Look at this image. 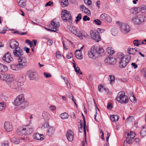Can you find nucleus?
Instances as JSON below:
<instances>
[{"label":"nucleus","mask_w":146,"mask_h":146,"mask_svg":"<svg viewBox=\"0 0 146 146\" xmlns=\"http://www.w3.org/2000/svg\"><path fill=\"white\" fill-rule=\"evenodd\" d=\"M14 104L19 106L20 109H24L28 106L29 102L25 99L24 95L21 94L19 95L15 99Z\"/></svg>","instance_id":"1"},{"label":"nucleus","mask_w":146,"mask_h":146,"mask_svg":"<svg viewBox=\"0 0 146 146\" xmlns=\"http://www.w3.org/2000/svg\"><path fill=\"white\" fill-rule=\"evenodd\" d=\"M19 59L18 60L19 64H12L10 65L11 68L15 70H19L24 68L27 65V60L25 58Z\"/></svg>","instance_id":"2"},{"label":"nucleus","mask_w":146,"mask_h":146,"mask_svg":"<svg viewBox=\"0 0 146 146\" xmlns=\"http://www.w3.org/2000/svg\"><path fill=\"white\" fill-rule=\"evenodd\" d=\"M104 31V29L98 28L97 31H91L90 33V36L91 38L94 40L96 42H98L101 40V38L99 33V32Z\"/></svg>","instance_id":"3"},{"label":"nucleus","mask_w":146,"mask_h":146,"mask_svg":"<svg viewBox=\"0 0 146 146\" xmlns=\"http://www.w3.org/2000/svg\"><path fill=\"white\" fill-rule=\"evenodd\" d=\"M146 20L145 16L142 15H136L132 19L133 23L136 25H140Z\"/></svg>","instance_id":"4"},{"label":"nucleus","mask_w":146,"mask_h":146,"mask_svg":"<svg viewBox=\"0 0 146 146\" xmlns=\"http://www.w3.org/2000/svg\"><path fill=\"white\" fill-rule=\"evenodd\" d=\"M23 84V82H19L14 79L6 84L9 88L13 90L17 89Z\"/></svg>","instance_id":"5"},{"label":"nucleus","mask_w":146,"mask_h":146,"mask_svg":"<svg viewBox=\"0 0 146 146\" xmlns=\"http://www.w3.org/2000/svg\"><path fill=\"white\" fill-rule=\"evenodd\" d=\"M116 99L121 103H126L128 101V97L123 92H119L118 93Z\"/></svg>","instance_id":"6"},{"label":"nucleus","mask_w":146,"mask_h":146,"mask_svg":"<svg viewBox=\"0 0 146 146\" xmlns=\"http://www.w3.org/2000/svg\"><path fill=\"white\" fill-rule=\"evenodd\" d=\"M116 23L119 26L121 32L123 34H127L130 31L129 26L127 24L117 21Z\"/></svg>","instance_id":"7"},{"label":"nucleus","mask_w":146,"mask_h":146,"mask_svg":"<svg viewBox=\"0 0 146 146\" xmlns=\"http://www.w3.org/2000/svg\"><path fill=\"white\" fill-rule=\"evenodd\" d=\"M61 18L64 21L69 22L72 19L70 12L66 10H63L61 12Z\"/></svg>","instance_id":"8"},{"label":"nucleus","mask_w":146,"mask_h":146,"mask_svg":"<svg viewBox=\"0 0 146 146\" xmlns=\"http://www.w3.org/2000/svg\"><path fill=\"white\" fill-rule=\"evenodd\" d=\"M13 54L14 56L17 57L18 60L19 59L25 58L23 56V53L22 50L20 47H17L13 50Z\"/></svg>","instance_id":"9"},{"label":"nucleus","mask_w":146,"mask_h":146,"mask_svg":"<svg viewBox=\"0 0 146 146\" xmlns=\"http://www.w3.org/2000/svg\"><path fill=\"white\" fill-rule=\"evenodd\" d=\"M88 55L89 58L94 59L98 57L96 49L94 46H93L91 47L90 50L88 51Z\"/></svg>","instance_id":"10"},{"label":"nucleus","mask_w":146,"mask_h":146,"mask_svg":"<svg viewBox=\"0 0 146 146\" xmlns=\"http://www.w3.org/2000/svg\"><path fill=\"white\" fill-rule=\"evenodd\" d=\"M131 59V56H129L119 61V65L120 68H123L125 67Z\"/></svg>","instance_id":"11"},{"label":"nucleus","mask_w":146,"mask_h":146,"mask_svg":"<svg viewBox=\"0 0 146 146\" xmlns=\"http://www.w3.org/2000/svg\"><path fill=\"white\" fill-rule=\"evenodd\" d=\"M3 60L7 63H11L13 62V59L10 53L7 52L3 56Z\"/></svg>","instance_id":"12"},{"label":"nucleus","mask_w":146,"mask_h":146,"mask_svg":"<svg viewBox=\"0 0 146 146\" xmlns=\"http://www.w3.org/2000/svg\"><path fill=\"white\" fill-rule=\"evenodd\" d=\"M100 19L106 22H110L112 20L111 17L106 13L102 14L100 16Z\"/></svg>","instance_id":"13"},{"label":"nucleus","mask_w":146,"mask_h":146,"mask_svg":"<svg viewBox=\"0 0 146 146\" xmlns=\"http://www.w3.org/2000/svg\"><path fill=\"white\" fill-rule=\"evenodd\" d=\"M75 35L80 38L81 39H83L82 37H83L86 38L89 37V36L87 33L85 32L82 30L77 31V32Z\"/></svg>","instance_id":"14"},{"label":"nucleus","mask_w":146,"mask_h":146,"mask_svg":"<svg viewBox=\"0 0 146 146\" xmlns=\"http://www.w3.org/2000/svg\"><path fill=\"white\" fill-rule=\"evenodd\" d=\"M19 130V132L22 134L29 135L33 132V129L32 128H23Z\"/></svg>","instance_id":"15"},{"label":"nucleus","mask_w":146,"mask_h":146,"mask_svg":"<svg viewBox=\"0 0 146 146\" xmlns=\"http://www.w3.org/2000/svg\"><path fill=\"white\" fill-rule=\"evenodd\" d=\"M5 76L4 81H5L6 84L14 80V75L13 74H6Z\"/></svg>","instance_id":"16"},{"label":"nucleus","mask_w":146,"mask_h":146,"mask_svg":"<svg viewBox=\"0 0 146 146\" xmlns=\"http://www.w3.org/2000/svg\"><path fill=\"white\" fill-rule=\"evenodd\" d=\"M4 125L5 130L7 131L10 132L13 129L12 124L9 121H5L4 123Z\"/></svg>","instance_id":"17"},{"label":"nucleus","mask_w":146,"mask_h":146,"mask_svg":"<svg viewBox=\"0 0 146 146\" xmlns=\"http://www.w3.org/2000/svg\"><path fill=\"white\" fill-rule=\"evenodd\" d=\"M115 62V59L114 58L110 57H108L104 60V62L107 65L114 64Z\"/></svg>","instance_id":"18"},{"label":"nucleus","mask_w":146,"mask_h":146,"mask_svg":"<svg viewBox=\"0 0 146 146\" xmlns=\"http://www.w3.org/2000/svg\"><path fill=\"white\" fill-rule=\"evenodd\" d=\"M19 43L14 40H10V46L12 49L16 48L17 47H19Z\"/></svg>","instance_id":"19"},{"label":"nucleus","mask_w":146,"mask_h":146,"mask_svg":"<svg viewBox=\"0 0 146 146\" xmlns=\"http://www.w3.org/2000/svg\"><path fill=\"white\" fill-rule=\"evenodd\" d=\"M34 139L38 140H43L44 139V136L42 135H41L38 133H35L33 135Z\"/></svg>","instance_id":"20"},{"label":"nucleus","mask_w":146,"mask_h":146,"mask_svg":"<svg viewBox=\"0 0 146 146\" xmlns=\"http://www.w3.org/2000/svg\"><path fill=\"white\" fill-rule=\"evenodd\" d=\"M66 137L68 141H72L73 139V134L72 131L71 130L68 131L66 134Z\"/></svg>","instance_id":"21"},{"label":"nucleus","mask_w":146,"mask_h":146,"mask_svg":"<svg viewBox=\"0 0 146 146\" xmlns=\"http://www.w3.org/2000/svg\"><path fill=\"white\" fill-rule=\"evenodd\" d=\"M82 51L80 50H76L75 54L76 58L78 59L81 60L83 58Z\"/></svg>","instance_id":"22"},{"label":"nucleus","mask_w":146,"mask_h":146,"mask_svg":"<svg viewBox=\"0 0 146 146\" xmlns=\"http://www.w3.org/2000/svg\"><path fill=\"white\" fill-rule=\"evenodd\" d=\"M127 52L130 54L135 55L137 54L138 51L135 48H127Z\"/></svg>","instance_id":"23"},{"label":"nucleus","mask_w":146,"mask_h":146,"mask_svg":"<svg viewBox=\"0 0 146 146\" xmlns=\"http://www.w3.org/2000/svg\"><path fill=\"white\" fill-rule=\"evenodd\" d=\"M96 52L98 54V56L99 55L102 56L104 54V49L102 47H97L96 48Z\"/></svg>","instance_id":"24"},{"label":"nucleus","mask_w":146,"mask_h":146,"mask_svg":"<svg viewBox=\"0 0 146 146\" xmlns=\"http://www.w3.org/2000/svg\"><path fill=\"white\" fill-rule=\"evenodd\" d=\"M27 76L30 78V79H33L36 74V72L29 71L27 72Z\"/></svg>","instance_id":"25"},{"label":"nucleus","mask_w":146,"mask_h":146,"mask_svg":"<svg viewBox=\"0 0 146 146\" xmlns=\"http://www.w3.org/2000/svg\"><path fill=\"white\" fill-rule=\"evenodd\" d=\"M82 120H80V122L82 121ZM80 127L79 128V131L80 133H82L83 132H84V134L86 135V125H84V127H83V124L82 123V122H81L80 124Z\"/></svg>","instance_id":"26"},{"label":"nucleus","mask_w":146,"mask_h":146,"mask_svg":"<svg viewBox=\"0 0 146 146\" xmlns=\"http://www.w3.org/2000/svg\"><path fill=\"white\" fill-rule=\"evenodd\" d=\"M54 131L55 129L53 127H49L48 130L47 131L46 135L50 136L54 133Z\"/></svg>","instance_id":"27"},{"label":"nucleus","mask_w":146,"mask_h":146,"mask_svg":"<svg viewBox=\"0 0 146 146\" xmlns=\"http://www.w3.org/2000/svg\"><path fill=\"white\" fill-rule=\"evenodd\" d=\"M7 70V66L0 63V72H5Z\"/></svg>","instance_id":"28"},{"label":"nucleus","mask_w":146,"mask_h":146,"mask_svg":"<svg viewBox=\"0 0 146 146\" xmlns=\"http://www.w3.org/2000/svg\"><path fill=\"white\" fill-rule=\"evenodd\" d=\"M116 58L119 61L121 60H122L125 58V56L123 53L121 52H119L117 53L116 55Z\"/></svg>","instance_id":"29"},{"label":"nucleus","mask_w":146,"mask_h":146,"mask_svg":"<svg viewBox=\"0 0 146 146\" xmlns=\"http://www.w3.org/2000/svg\"><path fill=\"white\" fill-rule=\"evenodd\" d=\"M19 5L21 7H23L26 5V0H17Z\"/></svg>","instance_id":"30"},{"label":"nucleus","mask_w":146,"mask_h":146,"mask_svg":"<svg viewBox=\"0 0 146 146\" xmlns=\"http://www.w3.org/2000/svg\"><path fill=\"white\" fill-rule=\"evenodd\" d=\"M42 116L45 119L48 120L50 119V115L47 112L45 111L43 112Z\"/></svg>","instance_id":"31"},{"label":"nucleus","mask_w":146,"mask_h":146,"mask_svg":"<svg viewBox=\"0 0 146 146\" xmlns=\"http://www.w3.org/2000/svg\"><path fill=\"white\" fill-rule=\"evenodd\" d=\"M51 24L52 25V27H51V29L54 30H56V32L57 31L56 28L59 27V24L58 23H56L53 21H52L51 22Z\"/></svg>","instance_id":"32"},{"label":"nucleus","mask_w":146,"mask_h":146,"mask_svg":"<svg viewBox=\"0 0 146 146\" xmlns=\"http://www.w3.org/2000/svg\"><path fill=\"white\" fill-rule=\"evenodd\" d=\"M61 5L63 7L67 6L68 5V0H60Z\"/></svg>","instance_id":"33"},{"label":"nucleus","mask_w":146,"mask_h":146,"mask_svg":"<svg viewBox=\"0 0 146 146\" xmlns=\"http://www.w3.org/2000/svg\"><path fill=\"white\" fill-rule=\"evenodd\" d=\"M139 10V7H136L132 9L131 10V12L133 14L136 15L140 12Z\"/></svg>","instance_id":"34"},{"label":"nucleus","mask_w":146,"mask_h":146,"mask_svg":"<svg viewBox=\"0 0 146 146\" xmlns=\"http://www.w3.org/2000/svg\"><path fill=\"white\" fill-rule=\"evenodd\" d=\"M110 119L112 121H117L119 119V116L116 115H112L110 116Z\"/></svg>","instance_id":"35"},{"label":"nucleus","mask_w":146,"mask_h":146,"mask_svg":"<svg viewBox=\"0 0 146 146\" xmlns=\"http://www.w3.org/2000/svg\"><path fill=\"white\" fill-rule=\"evenodd\" d=\"M11 141L15 144H18L20 142L19 139L15 137H14L11 139Z\"/></svg>","instance_id":"36"},{"label":"nucleus","mask_w":146,"mask_h":146,"mask_svg":"<svg viewBox=\"0 0 146 146\" xmlns=\"http://www.w3.org/2000/svg\"><path fill=\"white\" fill-rule=\"evenodd\" d=\"M61 118L63 119H66L68 118V115L66 112L62 113L60 115Z\"/></svg>","instance_id":"37"},{"label":"nucleus","mask_w":146,"mask_h":146,"mask_svg":"<svg viewBox=\"0 0 146 146\" xmlns=\"http://www.w3.org/2000/svg\"><path fill=\"white\" fill-rule=\"evenodd\" d=\"M111 34L113 36H115L118 33L117 29L115 28H113L111 29Z\"/></svg>","instance_id":"38"},{"label":"nucleus","mask_w":146,"mask_h":146,"mask_svg":"<svg viewBox=\"0 0 146 146\" xmlns=\"http://www.w3.org/2000/svg\"><path fill=\"white\" fill-rule=\"evenodd\" d=\"M133 138H132L129 137H127V139L125 141L127 143L129 144H131L133 141Z\"/></svg>","instance_id":"39"},{"label":"nucleus","mask_w":146,"mask_h":146,"mask_svg":"<svg viewBox=\"0 0 146 146\" xmlns=\"http://www.w3.org/2000/svg\"><path fill=\"white\" fill-rule=\"evenodd\" d=\"M70 30L71 33L75 35L77 32V29L75 27H72L70 28Z\"/></svg>","instance_id":"40"},{"label":"nucleus","mask_w":146,"mask_h":146,"mask_svg":"<svg viewBox=\"0 0 146 146\" xmlns=\"http://www.w3.org/2000/svg\"><path fill=\"white\" fill-rule=\"evenodd\" d=\"M135 133L132 131H130V133H127V136L132 138H133L135 136Z\"/></svg>","instance_id":"41"},{"label":"nucleus","mask_w":146,"mask_h":146,"mask_svg":"<svg viewBox=\"0 0 146 146\" xmlns=\"http://www.w3.org/2000/svg\"><path fill=\"white\" fill-rule=\"evenodd\" d=\"M129 99L131 102L133 103H135L136 102V99L134 95L131 96Z\"/></svg>","instance_id":"42"},{"label":"nucleus","mask_w":146,"mask_h":146,"mask_svg":"<svg viewBox=\"0 0 146 146\" xmlns=\"http://www.w3.org/2000/svg\"><path fill=\"white\" fill-rule=\"evenodd\" d=\"M140 135L142 137L146 135V131L144 128L141 129Z\"/></svg>","instance_id":"43"},{"label":"nucleus","mask_w":146,"mask_h":146,"mask_svg":"<svg viewBox=\"0 0 146 146\" xmlns=\"http://www.w3.org/2000/svg\"><path fill=\"white\" fill-rule=\"evenodd\" d=\"M5 107V104L4 102L0 103V111H2L4 110Z\"/></svg>","instance_id":"44"},{"label":"nucleus","mask_w":146,"mask_h":146,"mask_svg":"<svg viewBox=\"0 0 146 146\" xmlns=\"http://www.w3.org/2000/svg\"><path fill=\"white\" fill-rule=\"evenodd\" d=\"M110 79V83L111 84L112 82H114L115 81V77L113 75L109 76Z\"/></svg>","instance_id":"45"},{"label":"nucleus","mask_w":146,"mask_h":146,"mask_svg":"<svg viewBox=\"0 0 146 146\" xmlns=\"http://www.w3.org/2000/svg\"><path fill=\"white\" fill-rule=\"evenodd\" d=\"M139 8L140 9V11H141L142 12L143 10H146V6L145 5H142L139 7Z\"/></svg>","instance_id":"46"},{"label":"nucleus","mask_w":146,"mask_h":146,"mask_svg":"<svg viewBox=\"0 0 146 146\" xmlns=\"http://www.w3.org/2000/svg\"><path fill=\"white\" fill-rule=\"evenodd\" d=\"M75 72L77 73V74L79 73L81 74H82V72L80 71V69L78 67L76 66L75 68Z\"/></svg>","instance_id":"47"},{"label":"nucleus","mask_w":146,"mask_h":146,"mask_svg":"<svg viewBox=\"0 0 146 146\" xmlns=\"http://www.w3.org/2000/svg\"><path fill=\"white\" fill-rule=\"evenodd\" d=\"M94 21L96 24L98 25H100L101 23V21L98 19L94 20Z\"/></svg>","instance_id":"48"},{"label":"nucleus","mask_w":146,"mask_h":146,"mask_svg":"<svg viewBox=\"0 0 146 146\" xmlns=\"http://www.w3.org/2000/svg\"><path fill=\"white\" fill-rule=\"evenodd\" d=\"M139 42V41L138 40H134L133 42L135 45L138 46L139 45L141 44Z\"/></svg>","instance_id":"49"},{"label":"nucleus","mask_w":146,"mask_h":146,"mask_svg":"<svg viewBox=\"0 0 146 146\" xmlns=\"http://www.w3.org/2000/svg\"><path fill=\"white\" fill-rule=\"evenodd\" d=\"M133 119V117L132 116H129L127 119L126 121L127 122H131Z\"/></svg>","instance_id":"50"},{"label":"nucleus","mask_w":146,"mask_h":146,"mask_svg":"<svg viewBox=\"0 0 146 146\" xmlns=\"http://www.w3.org/2000/svg\"><path fill=\"white\" fill-rule=\"evenodd\" d=\"M44 75L46 78H48L51 77V75L50 74L46 72H44Z\"/></svg>","instance_id":"51"},{"label":"nucleus","mask_w":146,"mask_h":146,"mask_svg":"<svg viewBox=\"0 0 146 146\" xmlns=\"http://www.w3.org/2000/svg\"><path fill=\"white\" fill-rule=\"evenodd\" d=\"M83 12L86 13V14L88 15L90 14V11L86 8L85 9V10Z\"/></svg>","instance_id":"52"},{"label":"nucleus","mask_w":146,"mask_h":146,"mask_svg":"<svg viewBox=\"0 0 146 146\" xmlns=\"http://www.w3.org/2000/svg\"><path fill=\"white\" fill-rule=\"evenodd\" d=\"M83 20L84 21H89L90 20V18L87 15L84 16L83 18Z\"/></svg>","instance_id":"53"},{"label":"nucleus","mask_w":146,"mask_h":146,"mask_svg":"<svg viewBox=\"0 0 146 146\" xmlns=\"http://www.w3.org/2000/svg\"><path fill=\"white\" fill-rule=\"evenodd\" d=\"M53 4V2L51 1H49L45 5V7L51 6Z\"/></svg>","instance_id":"54"},{"label":"nucleus","mask_w":146,"mask_h":146,"mask_svg":"<svg viewBox=\"0 0 146 146\" xmlns=\"http://www.w3.org/2000/svg\"><path fill=\"white\" fill-rule=\"evenodd\" d=\"M5 74H0V79L4 81Z\"/></svg>","instance_id":"55"},{"label":"nucleus","mask_w":146,"mask_h":146,"mask_svg":"<svg viewBox=\"0 0 146 146\" xmlns=\"http://www.w3.org/2000/svg\"><path fill=\"white\" fill-rule=\"evenodd\" d=\"M80 10L83 12L85 10V9L86 8L84 5H83L80 6Z\"/></svg>","instance_id":"56"},{"label":"nucleus","mask_w":146,"mask_h":146,"mask_svg":"<svg viewBox=\"0 0 146 146\" xmlns=\"http://www.w3.org/2000/svg\"><path fill=\"white\" fill-rule=\"evenodd\" d=\"M7 28L6 27H4L3 30L4 32H0V33L4 34L6 33V31L7 30Z\"/></svg>","instance_id":"57"},{"label":"nucleus","mask_w":146,"mask_h":146,"mask_svg":"<svg viewBox=\"0 0 146 146\" xmlns=\"http://www.w3.org/2000/svg\"><path fill=\"white\" fill-rule=\"evenodd\" d=\"M72 56V53H68L67 55H66V57L68 58L69 59Z\"/></svg>","instance_id":"58"},{"label":"nucleus","mask_w":146,"mask_h":146,"mask_svg":"<svg viewBox=\"0 0 146 146\" xmlns=\"http://www.w3.org/2000/svg\"><path fill=\"white\" fill-rule=\"evenodd\" d=\"M24 50L26 51V52L28 53L29 52L30 49L27 47H25L24 48Z\"/></svg>","instance_id":"59"},{"label":"nucleus","mask_w":146,"mask_h":146,"mask_svg":"<svg viewBox=\"0 0 146 146\" xmlns=\"http://www.w3.org/2000/svg\"><path fill=\"white\" fill-rule=\"evenodd\" d=\"M53 43L52 40H48L47 42V44L48 45H51Z\"/></svg>","instance_id":"60"},{"label":"nucleus","mask_w":146,"mask_h":146,"mask_svg":"<svg viewBox=\"0 0 146 146\" xmlns=\"http://www.w3.org/2000/svg\"><path fill=\"white\" fill-rule=\"evenodd\" d=\"M131 65L133 66L134 69H136L137 68L138 66L135 63H132L131 64Z\"/></svg>","instance_id":"61"},{"label":"nucleus","mask_w":146,"mask_h":146,"mask_svg":"<svg viewBox=\"0 0 146 146\" xmlns=\"http://www.w3.org/2000/svg\"><path fill=\"white\" fill-rule=\"evenodd\" d=\"M68 96L69 98L71 99L72 101L74 100L72 94H71L69 93L68 95Z\"/></svg>","instance_id":"62"},{"label":"nucleus","mask_w":146,"mask_h":146,"mask_svg":"<svg viewBox=\"0 0 146 146\" xmlns=\"http://www.w3.org/2000/svg\"><path fill=\"white\" fill-rule=\"evenodd\" d=\"M8 143L7 141L3 142L1 146H8Z\"/></svg>","instance_id":"63"},{"label":"nucleus","mask_w":146,"mask_h":146,"mask_svg":"<svg viewBox=\"0 0 146 146\" xmlns=\"http://www.w3.org/2000/svg\"><path fill=\"white\" fill-rule=\"evenodd\" d=\"M142 71H144V75L145 78L146 79V69L145 70V69L143 68L142 69Z\"/></svg>","instance_id":"64"}]
</instances>
